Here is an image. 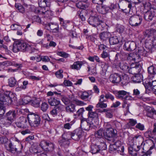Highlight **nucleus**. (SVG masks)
<instances>
[{
  "mask_svg": "<svg viewBox=\"0 0 156 156\" xmlns=\"http://www.w3.org/2000/svg\"><path fill=\"white\" fill-rule=\"evenodd\" d=\"M128 59L132 61L135 63H133L130 65V67L129 69L128 72L130 74L133 75H136L139 74L142 70V68L140 63H139V60H137L139 58V56L136 57L137 58H133V56L135 55L133 54L128 55Z\"/></svg>",
  "mask_w": 156,
  "mask_h": 156,
  "instance_id": "obj_1",
  "label": "nucleus"
},
{
  "mask_svg": "<svg viewBox=\"0 0 156 156\" xmlns=\"http://www.w3.org/2000/svg\"><path fill=\"white\" fill-rule=\"evenodd\" d=\"M109 79L110 81L113 83H118L121 81L122 83L125 84L128 81L129 78L127 76H123L122 79L120 75L114 73L110 75Z\"/></svg>",
  "mask_w": 156,
  "mask_h": 156,
  "instance_id": "obj_2",
  "label": "nucleus"
},
{
  "mask_svg": "<svg viewBox=\"0 0 156 156\" xmlns=\"http://www.w3.org/2000/svg\"><path fill=\"white\" fill-rule=\"evenodd\" d=\"M29 122L31 126L36 127L40 123V119L38 115L34 113L29 114L27 116Z\"/></svg>",
  "mask_w": 156,
  "mask_h": 156,
  "instance_id": "obj_3",
  "label": "nucleus"
},
{
  "mask_svg": "<svg viewBox=\"0 0 156 156\" xmlns=\"http://www.w3.org/2000/svg\"><path fill=\"white\" fill-rule=\"evenodd\" d=\"M39 146L44 151L47 152L52 151L55 148L54 144L48 141H42L40 143Z\"/></svg>",
  "mask_w": 156,
  "mask_h": 156,
  "instance_id": "obj_4",
  "label": "nucleus"
},
{
  "mask_svg": "<svg viewBox=\"0 0 156 156\" xmlns=\"http://www.w3.org/2000/svg\"><path fill=\"white\" fill-rule=\"evenodd\" d=\"M88 119L90 122L94 126H96L99 124L98 114L96 111L90 112L88 113Z\"/></svg>",
  "mask_w": 156,
  "mask_h": 156,
  "instance_id": "obj_5",
  "label": "nucleus"
},
{
  "mask_svg": "<svg viewBox=\"0 0 156 156\" xmlns=\"http://www.w3.org/2000/svg\"><path fill=\"white\" fill-rule=\"evenodd\" d=\"M5 94L0 93V101L3 102L4 104L9 105L12 103V100L9 95L10 92L8 91Z\"/></svg>",
  "mask_w": 156,
  "mask_h": 156,
  "instance_id": "obj_6",
  "label": "nucleus"
},
{
  "mask_svg": "<svg viewBox=\"0 0 156 156\" xmlns=\"http://www.w3.org/2000/svg\"><path fill=\"white\" fill-rule=\"evenodd\" d=\"M142 21V18L140 15L132 16L129 19V24L132 26L136 27L140 25Z\"/></svg>",
  "mask_w": 156,
  "mask_h": 156,
  "instance_id": "obj_7",
  "label": "nucleus"
},
{
  "mask_svg": "<svg viewBox=\"0 0 156 156\" xmlns=\"http://www.w3.org/2000/svg\"><path fill=\"white\" fill-rule=\"evenodd\" d=\"M69 134V136L71 139H72L75 140H78L81 137L82 130L80 129H76L73 132H69L67 133Z\"/></svg>",
  "mask_w": 156,
  "mask_h": 156,
  "instance_id": "obj_8",
  "label": "nucleus"
},
{
  "mask_svg": "<svg viewBox=\"0 0 156 156\" xmlns=\"http://www.w3.org/2000/svg\"><path fill=\"white\" fill-rule=\"evenodd\" d=\"M156 14V9L151 8L144 14V19L147 21H149L153 20Z\"/></svg>",
  "mask_w": 156,
  "mask_h": 156,
  "instance_id": "obj_9",
  "label": "nucleus"
},
{
  "mask_svg": "<svg viewBox=\"0 0 156 156\" xmlns=\"http://www.w3.org/2000/svg\"><path fill=\"white\" fill-rule=\"evenodd\" d=\"M69 134L67 133L63 134L62 136V138L59 141V144L61 146L65 147H67L70 144L69 140L71 139L69 136Z\"/></svg>",
  "mask_w": 156,
  "mask_h": 156,
  "instance_id": "obj_10",
  "label": "nucleus"
},
{
  "mask_svg": "<svg viewBox=\"0 0 156 156\" xmlns=\"http://www.w3.org/2000/svg\"><path fill=\"white\" fill-rule=\"evenodd\" d=\"M133 140L136 142V144H133L132 145H129L128 147H133L134 145L139 146H140V150H143V147L142 146L143 143V139L140 135H138L135 136L133 138Z\"/></svg>",
  "mask_w": 156,
  "mask_h": 156,
  "instance_id": "obj_11",
  "label": "nucleus"
},
{
  "mask_svg": "<svg viewBox=\"0 0 156 156\" xmlns=\"http://www.w3.org/2000/svg\"><path fill=\"white\" fill-rule=\"evenodd\" d=\"M81 127L83 129L89 130L90 128L95 126L94 125L91 124L89 120H86L85 119H82L81 121Z\"/></svg>",
  "mask_w": 156,
  "mask_h": 156,
  "instance_id": "obj_12",
  "label": "nucleus"
},
{
  "mask_svg": "<svg viewBox=\"0 0 156 156\" xmlns=\"http://www.w3.org/2000/svg\"><path fill=\"white\" fill-rule=\"evenodd\" d=\"M113 5H111L109 7L106 5H102L100 8L97 6V9L99 13L104 14L109 12L110 10H112L114 9Z\"/></svg>",
  "mask_w": 156,
  "mask_h": 156,
  "instance_id": "obj_13",
  "label": "nucleus"
},
{
  "mask_svg": "<svg viewBox=\"0 0 156 156\" xmlns=\"http://www.w3.org/2000/svg\"><path fill=\"white\" fill-rule=\"evenodd\" d=\"M140 146L134 145L133 147H128L129 153L131 156H140L138 154L137 151H139Z\"/></svg>",
  "mask_w": 156,
  "mask_h": 156,
  "instance_id": "obj_14",
  "label": "nucleus"
},
{
  "mask_svg": "<svg viewBox=\"0 0 156 156\" xmlns=\"http://www.w3.org/2000/svg\"><path fill=\"white\" fill-rule=\"evenodd\" d=\"M27 120L26 117L23 116L19 118V121L16 123V125L20 128H26L27 126Z\"/></svg>",
  "mask_w": 156,
  "mask_h": 156,
  "instance_id": "obj_15",
  "label": "nucleus"
},
{
  "mask_svg": "<svg viewBox=\"0 0 156 156\" xmlns=\"http://www.w3.org/2000/svg\"><path fill=\"white\" fill-rule=\"evenodd\" d=\"M116 134V131L114 129H110V130H107L104 131V136L107 138H110L115 137Z\"/></svg>",
  "mask_w": 156,
  "mask_h": 156,
  "instance_id": "obj_16",
  "label": "nucleus"
},
{
  "mask_svg": "<svg viewBox=\"0 0 156 156\" xmlns=\"http://www.w3.org/2000/svg\"><path fill=\"white\" fill-rule=\"evenodd\" d=\"M84 61H77L74 62L73 65L70 66V68L76 70H80L83 65L84 64Z\"/></svg>",
  "mask_w": 156,
  "mask_h": 156,
  "instance_id": "obj_17",
  "label": "nucleus"
},
{
  "mask_svg": "<svg viewBox=\"0 0 156 156\" xmlns=\"http://www.w3.org/2000/svg\"><path fill=\"white\" fill-rule=\"evenodd\" d=\"M115 94L118 98L123 101L125 99L126 95L127 94L129 95L130 93L124 90H121L116 91Z\"/></svg>",
  "mask_w": 156,
  "mask_h": 156,
  "instance_id": "obj_18",
  "label": "nucleus"
},
{
  "mask_svg": "<svg viewBox=\"0 0 156 156\" xmlns=\"http://www.w3.org/2000/svg\"><path fill=\"white\" fill-rule=\"evenodd\" d=\"M16 114L17 112L13 110H11L6 113L5 117L9 120L13 122L14 119L16 117Z\"/></svg>",
  "mask_w": 156,
  "mask_h": 156,
  "instance_id": "obj_19",
  "label": "nucleus"
},
{
  "mask_svg": "<svg viewBox=\"0 0 156 156\" xmlns=\"http://www.w3.org/2000/svg\"><path fill=\"white\" fill-rule=\"evenodd\" d=\"M88 21L90 25L95 27H96L99 23L98 18L93 16L89 18Z\"/></svg>",
  "mask_w": 156,
  "mask_h": 156,
  "instance_id": "obj_20",
  "label": "nucleus"
},
{
  "mask_svg": "<svg viewBox=\"0 0 156 156\" xmlns=\"http://www.w3.org/2000/svg\"><path fill=\"white\" fill-rule=\"evenodd\" d=\"M48 102L51 106H55L61 103L60 101L58 99L55 98L53 97H51L48 99Z\"/></svg>",
  "mask_w": 156,
  "mask_h": 156,
  "instance_id": "obj_21",
  "label": "nucleus"
},
{
  "mask_svg": "<svg viewBox=\"0 0 156 156\" xmlns=\"http://www.w3.org/2000/svg\"><path fill=\"white\" fill-rule=\"evenodd\" d=\"M147 51L145 50H144L143 48H142L141 49H139L138 50V56H137V55L136 54H133L135 55L134 56L133 55V58H137L136 57L139 56V58L138 59H137V60H139V62L141 60L140 55H142L144 56H145L147 55Z\"/></svg>",
  "mask_w": 156,
  "mask_h": 156,
  "instance_id": "obj_22",
  "label": "nucleus"
},
{
  "mask_svg": "<svg viewBox=\"0 0 156 156\" xmlns=\"http://www.w3.org/2000/svg\"><path fill=\"white\" fill-rule=\"evenodd\" d=\"M38 4L40 7L44 9L50 6V2L48 0H39Z\"/></svg>",
  "mask_w": 156,
  "mask_h": 156,
  "instance_id": "obj_23",
  "label": "nucleus"
},
{
  "mask_svg": "<svg viewBox=\"0 0 156 156\" xmlns=\"http://www.w3.org/2000/svg\"><path fill=\"white\" fill-rule=\"evenodd\" d=\"M119 66L121 69L126 73H128L129 69V65L126 61H122L120 63Z\"/></svg>",
  "mask_w": 156,
  "mask_h": 156,
  "instance_id": "obj_24",
  "label": "nucleus"
},
{
  "mask_svg": "<svg viewBox=\"0 0 156 156\" xmlns=\"http://www.w3.org/2000/svg\"><path fill=\"white\" fill-rule=\"evenodd\" d=\"M120 146H123L121 142L118 140L113 144H111L109 146V150L110 151H114L116 148L119 147Z\"/></svg>",
  "mask_w": 156,
  "mask_h": 156,
  "instance_id": "obj_25",
  "label": "nucleus"
},
{
  "mask_svg": "<svg viewBox=\"0 0 156 156\" xmlns=\"http://www.w3.org/2000/svg\"><path fill=\"white\" fill-rule=\"evenodd\" d=\"M104 139H99L97 140L96 143L101 150H105L106 148V145L104 141Z\"/></svg>",
  "mask_w": 156,
  "mask_h": 156,
  "instance_id": "obj_26",
  "label": "nucleus"
},
{
  "mask_svg": "<svg viewBox=\"0 0 156 156\" xmlns=\"http://www.w3.org/2000/svg\"><path fill=\"white\" fill-rule=\"evenodd\" d=\"M89 5V4L87 3L86 2L80 1L76 4V7L81 9H85L87 8Z\"/></svg>",
  "mask_w": 156,
  "mask_h": 156,
  "instance_id": "obj_27",
  "label": "nucleus"
},
{
  "mask_svg": "<svg viewBox=\"0 0 156 156\" xmlns=\"http://www.w3.org/2000/svg\"><path fill=\"white\" fill-rule=\"evenodd\" d=\"M47 8H44V9H42V14L45 15V17H50V16L53 15V13L52 11L50 10L49 7H47Z\"/></svg>",
  "mask_w": 156,
  "mask_h": 156,
  "instance_id": "obj_28",
  "label": "nucleus"
},
{
  "mask_svg": "<svg viewBox=\"0 0 156 156\" xmlns=\"http://www.w3.org/2000/svg\"><path fill=\"white\" fill-rule=\"evenodd\" d=\"M109 42L111 45L116 44L120 42V40L118 37L113 36L109 38Z\"/></svg>",
  "mask_w": 156,
  "mask_h": 156,
  "instance_id": "obj_29",
  "label": "nucleus"
},
{
  "mask_svg": "<svg viewBox=\"0 0 156 156\" xmlns=\"http://www.w3.org/2000/svg\"><path fill=\"white\" fill-rule=\"evenodd\" d=\"M111 36V34L107 32H103L99 35V37L101 40L105 41Z\"/></svg>",
  "mask_w": 156,
  "mask_h": 156,
  "instance_id": "obj_30",
  "label": "nucleus"
},
{
  "mask_svg": "<svg viewBox=\"0 0 156 156\" xmlns=\"http://www.w3.org/2000/svg\"><path fill=\"white\" fill-rule=\"evenodd\" d=\"M20 46V50L23 52H25L27 51L30 47L29 45L25 43H22L19 42Z\"/></svg>",
  "mask_w": 156,
  "mask_h": 156,
  "instance_id": "obj_31",
  "label": "nucleus"
},
{
  "mask_svg": "<svg viewBox=\"0 0 156 156\" xmlns=\"http://www.w3.org/2000/svg\"><path fill=\"white\" fill-rule=\"evenodd\" d=\"M101 67L102 70L101 74L102 75L104 76L105 75L109 66L108 64L106 63L103 62H101Z\"/></svg>",
  "mask_w": 156,
  "mask_h": 156,
  "instance_id": "obj_32",
  "label": "nucleus"
},
{
  "mask_svg": "<svg viewBox=\"0 0 156 156\" xmlns=\"http://www.w3.org/2000/svg\"><path fill=\"white\" fill-rule=\"evenodd\" d=\"M31 101L30 98L29 96H26L23 98L20 99L19 103L20 105H24L28 104Z\"/></svg>",
  "mask_w": 156,
  "mask_h": 156,
  "instance_id": "obj_33",
  "label": "nucleus"
},
{
  "mask_svg": "<svg viewBox=\"0 0 156 156\" xmlns=\"http://www.w3.org/2000/svg\"><path fill=\"white\" fill-rule=\"evenodd\" d=\"M12 122L7 118V119H2L0 121V126H2V125H3L6 127H7L10 126Z\"/></svg>",
  "mask_w": 156,
  "mask_h": 156,
  "instance_id": "obj_34",
  "label": "nucleus"
},
{
  "mask_svg": "<svg viewBox=\"0 0 156 156\" xmlns=\"http://www.w3.org/2000/svg\"><path fill=\"white\" fill-rule=\"evenodd\" d=\"M142 76L140 74H136L133 77L132 80L135 83H140L142 80Z\"/></svg>",
  "mask_w": 156,
  "mask_h": 156,
  "instance_id": "obj_35",
  "label": "nucleus"
},
{
  "mask_svg": "<svg viewBox=\"0 0 156 156\" xmlns=\"http://www.w3.org/2000/svg\"><path fill=\"white\" fill-rule=\"evenodd\" d=\"M18 148L16 147V145L10 143L8 145V150L12 153H15L17 151Z\"/></svg>",
  "mask_w": 156,
  "mask_h": 156,
  "instance_id": "obj_36",
  "label": "nucleus"
},
{
  "mask_svg": "<svg viewBox=\"0 0 156 156\" xmlns=\"http://www.w3.org/2000/svg\"><path fill=\"white\" fill-rule=\"evenodd\" d=\"M103 135L104 136V131L102 129H100L97 131L95 134V136L100 139H102V138Z\"/></svg>",
  "mask_w": 156,
  "mask_h": 156,
  "instance_id": "obj_37",
  "label": "nucleus"
},
{
  "mask_svg": "<svg viewBox=\"0 0 156 156\" xmlns=\"http://www.w3.org/2000/svg\"><path fill=\"white\" fill-rule=\"evenodd\" d=\"M148 71L151 75L156 74V65H152L148 67Z\"/></svg>",
  "mask_w": 156,
  "mask_h": 156,
  "instance_id": "obj_38",
  "label": "nucleus"
},
{
  "mask_svg": "<svg viewBox=\"0 0 156 156\" xmlns=\"http://www.w3.org/2000/svg\"><path fill=\"white\" fill-rule=\"evenodd\" d=\"M156 32V30L155 29H151L146 30L144 34L146 36L149 37L153 35Z\"/></svg>",
  "mask_w": 156,
  "mask_h": 156,
  "instance_id": "obj_39",
  "label": "nucleus"
},
{
  "mask_svg": "<svg viewBox=\"0 0 156 156\" xmlns=\"http://www.w3.org/2000/svg\"><path fill=\"white\" fill-rule=\"evenodd\" d=\"M101 150L99 147L96 143L95 145H93L91 146V152L93 154H95L98 153Z\"/></svg>",
  "mask_w": 156,
  "mask_h": 156,
  "instance_id": "obj_40",
  "label": "nucleus"
},
{
  "mask_svg": "<svg viewBox=\"0 0 156 156\" xmlns=\"http://www.w3.org/2000/svg\"><path fill=\"white\" fill-rule=\"evenodd\" d=\"M16 80L14 77H12L8 79L9 85L11 87H14L16 85Z\"/></svg>",
  "mask_w": 156,
  "mask_h": 156,
  "instance_id": "obj_41",
  "label": "nucleus"
},
{
  "mask_svg": "<svg viewBox=\"0 0 156 156\" xmlns=\"http://www.w3.org/2000/svg\"><path fill=\"white\" fill-rule=\"evenodd\" d=\"M102 112H105L106 116L107 118H111L113 117L112 111L111 109H104Z\"/></svg>",
  "mask_w": 156,
  "mask_h": 156,
  "instance_id": "obj_42",
  "label": "nucleus"
},
{
  "mask_svg": "<svg viewBox=\"0 0 156 156\" xmlns=\"http://www.w3.org/2000/svg\"><path fill=\"white\" fill-rule=\"evenodd\" d=\"M124 146H120L119 147L116 148L115 150V152L117 151L118 153H119L120 155H124L125 153H124Z\"/></svg>",
  "mask_w": 156,
  "mask_h": 156,
  "instance_id": "obj_43",
  "label": "nucleus"
},
{
  "mask_svg": "<svg viewBox=\"0 0 156 156\" xmlns=\"http://www.w3.org/2000/svg\"><path fill=\"white\" fill-rule=\"evenodd\" d=\"M31 105L35 107H38L40 104V99L39 98L31 100Z\"/></svg>",
  "mask_w": 156,
  "mask_h": 156,
  "instance_id": "obj_44",
  "label": "nucleus"
},
{
  "mask_svg": "<svg viewBox=\"0 0 156 156\" xmlns=\"http://www.w3.org/2000/svg\"><path fill=\"white\" fill-rule=\"evenodd\" d=\"M67 112H73L75 111V106L73 104H71L66 108Z\"/></svg>",
  "mask_w": 156,
  "mask_h": 156,
  "instance_id": "obj_45",
  "label": "nucleus"
},
{
  "mask_svg": "<svg viewBox=\"0 0 156 156\" xmlns=\"http://www.w3.org/2000/svg\"><path fill=\"white\" fill-rule=\"evenodd\" d=\"M15 7L20 12L22 13L24 12L25 9L20 4L16 3Z\"/></svg>",
  "mask_w": 156,
  "mask_h": 156,
  "instance_id": "obj_46",
  "label": "nucleus"
},
{
  "mask_svg": "<svg viewBox=\"0 0 156 156\" xmlns=\"http://www.w3.org/2000/svg\"><path fill=\"white\" fill-rule=\"evenodd\" d=\"M19 42H16L13 44V50L14 52L20 51Z\"/></svg>",
  "mask_w": 156,
  "mask_h": 156,
  "instance_id": "obj_47",
  "label": "nucleus"
},
{
  "mask_svg": "<svg viewBox=\"0 0 156 156\" xmlns=\"http://www.w3.org/2000/svg\"><path fill=\"white\" fill-rule=\"evenodd\" d=\"M74 120L71 121L70 123H67L64 125V128L66 129H69L71 128L72 125L75 122Z\"/></svg>",
  "mask_w": 156,
  "mask_h": 156,
  "instance_id": "obj_48",
  "label": "nucleus"
},
{
  "mask_svg": "<svg viewBox=\"0 0 156 156\" xmlns=\"http://www.w3.org/2000/svg\"><path fill=\"white\" fill-rule=\"evenodd\" d=\"M48 108V104L45 102H43L41 105V110L43 112H45Z\"/></svg>",
  "mask_w": 156,
  "mask_h": 156,
  "instance_id": "obj_49",
  "label": "nucleus"
},
{
  "mask_svg": "<svg viewBox=\"0 0 156 156\" xmlns=\"http://www.w3.org/2000/svg\"><path fill=\"white\" fill-rule=\"evenodd\" d=\"M63 72L62 69H60L57 71L55 73V75L57 78L58 79H62L63 77V75L62 73Z\"/></svg>",
  "mask_w": 156,
  "mask_h": 156,
  "instance_id": "obj_50",
  "label": "nucleus"
},
{
  "mask_svg": "<svg viewBox=\"0 0 156 156\" xmlns=\"http://www.w3.org/2000/svg\"><path fill=\"white\" fill-rule=\"evenodd\" d=\"M56 54L58 55L65 58H67L69 56L68 54L63 51H57Z\"/></svg>",
  "mask_w": 156,
  "mask_h": 156,
  "instance_id": "obj_51",
  "label": "nucleus"
},
{
  "mask_svg": "<svg viewBox=\"0 0 156 156\" xmlns=\"http://www.w3.org/2000/svg\"><path fill=\"white\" fill-rule=\"evenodd\" d=\"M56 106L54 107L56 108V109L58 112H61L64 110V106L60 103Z\"/></svg>",
  "mask_w": 156,
  "mask_h": 156,
  "instance_id": "obj_52",
  "label": "nucleus"
},
{
  "mask_svg": "<svg viewBox=\"0 0 156 156\" xmlns=\"http://www.w3.org/2000/svg\"><path fill=\"white\" fill-rule=\"evenodd\" d=\"M154 134H153V132L151 131V130H148L144 133L145 136L147 138H153L154 137Z\"/></svg>",
  "mask_w": 156,
  "mask_h": 156,
  "instance_id": "obj_53",
  "label": "nucleus"
},
{
  "mask_svg": "<svg viewBox=\"0 0 156 156\" xmlns=\"http://www.w3.org/2000/svg\"><path fill=\"white\" fill-rule=\"evenodd\" d=\"M8 141V138L5 136H0V144H6Z\"/></svg>",
  "mask_w": 156,
  "mask_h": 156,
  "instance_id": "obj_54",
  "label": "nucleus"
},
{
  "mask_svg": "<svg viewBox=\"0 0 156 156\" xmlns=\"http://www.w3.org/2000/svg\"><path fill=\"white\" fill-rule=\"evenodd\" d=\"M135 98L134 97H132V96L128 95L126 96L125 98V99L123 101L124 103L125 104H127V101H133L135 100Z\"/></svg>",
  "mask_w": 156,
  "mask_h": 156,
  "instance_id": "obj_55",
  "label": "nucleus"
},
{
  "mask_svg": "<svg viewBox=\"0 0 156 156\" xmlns=\"http://www.w3.org/2000/svg\"><path fill=\"white\" fill-rule=\"evenodd\" d=\"M149 85L154 92L156 91V80L152 81L149 83Z\"/></svg>",
  "mask_w": 156,
  "mask_h": 156,
  "instance_id": "obj_56",
  "label": "nucleus"
},
{
  "mask_svg": "<svg viewBox=\"0 0 156 156\" xmlns=\"http://www.w3.org/2000/svg\"><path fill=\"white\" fill-rule=\"evenodd\" d=\"M103 126L104 128V131L107 130H110V129H113L110 122L105 123L104 124Z\"/></svg>",
  "mask_w": 156,
  "mask_h": 156,
  "instance_id": "obj_57",
  "label": "nucleus"
},
{
  "mask_svg": "<svg viewBox=\"0 0 156 156\" xmlns=\"http://www.w3.org/2000/svg\"><path fill=\"white\" fill-rule=\"evenodd\" d=\"M89 96L88 93L87 91H84L82 93L81 95V98L82 100H85L87 99Z\"/></svg>",
  "mask_w": 156,
  "mask_h": 156,
  "instance_id": "obj_58",
  "label": "nucleus"
},
{
  "mask_svg": "<svg viewBox=\"0 0 156 156\" xmlns=\"http://www.w3.org/2000/svg\"><path fill=\"white\" fill-rule=\"evenodd\" d=\"M137 123L136 121L133 119H129L128 120V124L129 127L134 126Z\"/></svg>",
  "mask_w": 156,
  "mask_h": 156,
  "instance_id": "obj_59",
  "label": "nucleus"
},
{
  "mask_svg": "<svg viewBox=\"0 0 156 156\" xmlns=\"http://www.w3.org/2000/svg\"><path fill=\"white\" fill-rule=\"evenodd\" d=\"M33 22H37L40 24L41 23V20L40 17L37 16H34L32 18Z\"/></svg>",
  "mask_w": 156,
  "mask_h": 156,
  "instance_id": "obj_60",
  "label": "nucleus"
},
{
  "mask_svg": "<svg viewBox=\"0 0 156 156\" xmlns=\"http://www.w3.org/2000/svg\"><path fill=\"white\" fill-rule=\"evenodd\" d=\"M5 112V107L4 104L0 103V115L2 116Z\"/></svg>",
  "mask_w": 156,
  "mask_h": 156,
  "instance_id": "obj_61",
  "label": "nucleus"
},
{
  "mask_svg": "<svg viewBox=\"0 0 156 156\" xmlns=\"http://www.w3.org/2000/svg\"><path fill=\"white\" fill-rule=\"evenodd\" d=\"M136 48V44L135 43L132 41L130 42L129 51H133Z\"/></svg>",
  "mask_w": 156,
  "mask_h": 156,
  "instance_id": "obj_62",
  "label": "nucleus"
},
{
  "mask_svg": "<svg viewBox=\"0 0 156 156\" xmlns=\"http://www.w3.org/2000/svg\"><path fill=\"white\" fill-rule=\"evenodd\" d=\"M124 30V27L121 25H118L116 26V30L118 32L121 33H122Z\"/></svg>",
  "mask_w": 156,
  "mask_h": 156,
  "instance_id": "obj_63",
  "label": "nucleus"
},
{
  "mask_svg": "<svg viewBox=\"0 0 156 156\" xmlns=\"http://www.w3.org/2000/svg\"><path fill=\"white\" fill-rule=\"evenodd\" d=\"M96 106L97 108H106L107 107V105L103 102L99 101L97 105Z\"/></svg>",
  "mask_w": 156,
  "mask_h": 156,
  "instance_id": "obj_64",
  "label": "nucleus"
}]
</instances>
